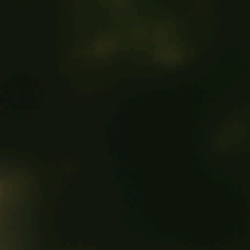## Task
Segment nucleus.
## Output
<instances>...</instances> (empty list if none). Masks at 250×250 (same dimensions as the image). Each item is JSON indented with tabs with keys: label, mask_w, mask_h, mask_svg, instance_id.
<instances>
[{
	"label": "nucleus",
	"mask_w": 250,
	"mask_h": 250,
	"mask_svg": "<svg viewBox=\"0 0 250 250\" xmlns=\"http://www.w3.org/2000/svg\"><path fill=\"white\" fill-rule=\"evenodd\" d=\"M143 235H145V234L144 233H142ZM147 235H149V236H151L152 235V234L151 232H148L147 234H146Z\"/></svg>",
	"instance_id": "f257e3e1"
}]
</instances>
